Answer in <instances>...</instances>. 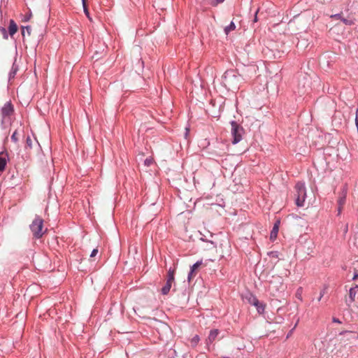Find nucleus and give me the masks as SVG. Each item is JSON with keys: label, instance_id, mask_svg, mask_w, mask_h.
<instances>
[{"label": "nucleus", "instance_id": "f8f14e48", "mask_svg": "<svg viewBox=\"0 0 358 358\" xmlns=\"http://www.w3.org/2000/svg\"><path fill=\"white\" fill-rule=\"evenodd\" d=\"M17 31V26L13 20H10L8 32L10 36H13Z\"/></svg>", "mask_w": 358, "mask_h": 358}, {"label": "nucleus", "instance_id": "ddd939ff", "mask_svg": "<svg viewBox=\"0 0 358 358\" xmlns=\"http://www.w3.org/2000/svg\"><path fill=\"white\" fill-rule=\"evenodd\" d=\"M278 224L275 223L273 227V229L271 232L270 238L271 240H275L277 238L278 232Z\"/></svg>", "mask_w": 358, "mask_h": 358}, {"label": "nucleus", "instance_id": "0eeeda50", "mask_svg": "<svg viewBox=\"0 0 358 358\" xmlns=\"http://www.w3.org/2000/svg\"><path fill=\"white\" fill-rule=\"evenodd\" d=\"M248 301L254 305L255 306L257 307V310L259 313H262L264 310V306L262 305V303H259V301H258V299L255 297L254 296L252 295H250L249 298H248Z\"/></svg>", "mask_w": 358, "mask_h": 358}, {"label": "nucleus", "instance_id": "39448f33", "mask_svg": "<svg viewBox=\"0 0 358 358\" xmlns=\"http://www.w3.org/2000/svg\"><path fill=\"white\" fill-rule=\"evenodd\" d=\"M174 281V270L169 268L167 274V279L164 286L161 289L164 295H166L170 292L172 284Z\"/></svg>", "mask_w": 358, "mask_h": 358}, {"label": "nucleus", "instance_id": "9d476101", "mask_svg": "<svg viewBox=\"0 0 358 358\" xmlns=\"http://www.w3.org/2000/svg\"><path fill=\"white\" fill-rule=\"evenodd\" d=\"M219 334L218 329H213L210 331V334L206 339V344L208 345L215 341L216 338Z\"/></svg>", "mask_w": 358, "mask_h": 358}, {"label": "nucleus", "instance_id": "dca6fc26", "mask_svg": "<svg viewBox=\"0 0 358 358\" xmlns=\"http://www.w3.org/2000/svg\"><path fill=\"white\" fill-rule=\"evenodd\" d=\"M303 80H306V82H303V85H302V87H301V83H299V92H301V93L304 92V91H305V88H306V86H305V85H306V84L307 83H309V81L308 80V79H307L306 78H303Z\"/></svg>", "mask_w": 358, "mask_h": 358}, {"label": "nucleus", "instance_id": "f03ea898", "mask_svg": "<svg viewBox=\"0 0 358 358\" xmlns=\"http://www.w3.org/2000/svg\"><path fill=\"white\" fill-rule=\"evenodd\" d=\"M30 229L36 238H41L45 233L43 220L40 217H36L30 225Z\"/></svg>", "mask_w": 358, "mask_h": 358}, {"label": "nucleus", "instance_id": "2eb2a0df", "mask_svg": "<svg viewBox=\"0 0 358 358\" xmlns=\"http://www.w3.org/2000/svg\"><path fill=\"white\" fill-rule=\"evenodd\" d=\"M11 140L15 143H17L19 141V133L17 131V129H15L14 132L13 133L11 136Z\"/></svg>", "mask_w": 358, "mask_h": 358}, {"label": "nucleus", "instance_id": "5701e85b", "mask_svg": "<svg viewBox=\"0 0 358 358\" xmlns=\"http://www.w3.org/2000/svg\"><path fill=\"white\" fill-rule=\"evenodd\" d=\"M31 17H32V14H31V13H29V14H27L24 16V21H25V22L29 21Z\"/></svg>", "mask_w": 358, "mask_h": 358}, {"label": "nucleus", "instance_id": "cd10ccee", "mask_svg": "<svg viewBox=\"0 0 358 358\" xmlns=\"http://www.w3.org/2000/svg\"><path fill=\"white\" fill-rule=\"evenodd\" d=\"M333 322L341 323L340 320L338 319H337V318H333Z\"/></svg>", "mask_w": 358, "mask_h": 358}, {"label": "nucleus", "instance_id": "9b49d317", "mask_svg": "<svg viewBox=\"0 0 358 358\" xmlns=\"http://www.w3.org/2000/svg\"><path fill=\"white\" fill-rule=\"evenodd\" d=\"M201 265V262H197L191 267L190 272L188 275V279L189 281L191 280L192 278H193L196 275V271Z\"/></svg>", "mask_w": 358, "mask_h": 358}, {"label": "nucleus", "instance_id": "a878e982", "mask_svg": "<svg viewBox=\"0 0 358 358\" xmlns=\"http://www.w3.org/2000/svg\"><path fill=\"white\" fill-rule=\"evenodd\" d=\"M97 253H98V249H96H96H94V250H92V252L91 255H90V257H93L96 256Z\"/></svg>", "mask_w": 358, "mask_h": 358}, {"label": "nucleus", "instance_id": "a211bd4d", "mask_svg": "<svg viewBox=\"0 0 358 358\" xmlns=\"http://www.w3.org/2000/svg\"><path fill=\"white\" fill-rule=\"evenodd\" d=\"M199 341V337L197 335H195L192 339H191V343L193 346L196 345V344Z\"/></svg>", "mask_w": 358, "mask_h": 358}, {"label": "nucleus", "instance_id": "4468645a", "mask_svg": "<svg viewBox=\"0 0 358 358\" xmlns=\"http://www.w3.org/2000/svg\"><path fill=\"white\" fill-rule=\"evenodd\" d=\"M235 29L236 25L233 22H231L229 26L225 27L224 32L227 35L230 31H234Z\"/></svg>", "mask_w": 358, "mask_h": 358}, {"label": "nucleus", "instance_id": "c756f323", "mask_svg": "<svg viewBox=\"0 0 358 358\" xmlns=\"http://www.w3.org/2000/svg\"><path fill=\"white\" fill-rule=\"evenodd\" d=\"M338 202H339V203H343V199H341L338 201Z\"/></svg>", "mask_w": 358, "mask_h": 358}, {"label": "nucleus", "instance_id": "7c9ffc66", "mask_svg": "<svg viewBox=\"0 0 358 358\" xmlns=\"http://www.w3.org/2000/svg\"><path fill=\"white\" fill-rule=\"evenodd\" d=\"M254 21H255V22H257V15H255V17Z\"/></svg>", "mask_w": 358, "mask_h": 358}, {"label": "nucleus", "instance_id": "393cba45", "mask_svg": "<svg viewBox=\"0 0 358 358\" xmlns=\"http://www.w3.org/2000/svg\"><path fill=\"white\" fill-rule=\"evenodd\" d=\"M355 124L358 127V108L356 109V116H355Z\"/></svg>", "mask_w": 358, "mask_h": 358}, {"label": "nucleus", "instance_id": "7ed1b4c3", "mask_svg": "<svg viewBox=\"0 0 358 358\" xmlns=\"http://www.w3.org/2000/svg\"><path fill=\"white\" fill-rule=\"evenodd\" d=\"M296 189V204L301 207L304 206V201L306 197V192L304 183L298 182L295 185Z\"/></svg>", "mask_w": 358, "mask_h": 358}, {"label": "nucleus", "instance_id": "f3484780", "mask_svg": "<svg viewBox=\"0 0 358 358\" xmlns=\"http://www.w3.org/2000/svg\"><path fill=\"white\" fill-rule=\"evenodd\" d=\"M82 1H83L84 12H85V15H87V17L90 20L89 10H88V8H87V5H86V1L87 0H82Z\"/></svg>", "mask_w": 358, "mask_h": 358}, {"label": "nucleus", "instance_id": "aec40b11", "mask_svg": "<svg viewBox=\"0 0 358 358\" xmlns=\"http://www.w3.org/2000/svg\"><path fill=\"white\" fill-rule=\"evenodd\" d=\"M0 31L3 35V37L4 39H7L8 38V34H7V31L6 30L5 28L3 27H0Z\"/></svg>", "mask_w": 358, "mask_h": 358}, {"label": "nucleus", "instance_id": "6e6552de", "mask_svg": "<svg viewBox=\"0 0 358 358\" xmlns=\"http://www.w3.org/2000/svg\"><path fill=\"white\" fill-rule=\"evenodd\" d=\"M357 286H355V287H351L349 291L348 298L346 299V302L349 306H351L352 303H354L355 301V297L357 295Z\"/></svg>", "mask_w": 358, "mask_h": 358}, {"label": "nucleus", "instance_id": "20e7f679", "mask_svg": "<svg viewBox=\"0 0 358 358\" xmlns=\"http://www.w3.org/2000/svg\"><path fill=\"white\" fill-rule=\"evenodd\" d=\"M231 135L233 136L232 143L234 144H236L241 141L242 139V136L243 134V129L242 127H241L238 124H237L236 122L232 121L231 122Z\"/></svg>", "mask_w": 358, "mask_h": 358}, {"label": "nucleus", "instance_id": "b1692460", "mask_svg": "<svg viewBox=\"0 0 358 358\" xmlns=\"http://www.w3.org/2000/svg\"><path fill=\"white\" fill-rule=\"evenodd\" d=\"M296 297H297L299 299H300V300H301V299H301V288L298 289V291H297V292H296Z\"/></svg>", "mask_w": 358, "mask_h": 358}, {"label": "nucleus", "instance_id": "1a4fd4ad", "mask_svg": "<svg viewBox=\"0 0 358 358\" xmlns=\"http://www.w3.org/2000/svg\"><path fill=\"white\" fill-rule=\"evenodd\" d=\"M8 154L5 152H0V172L5 170L7 164Z\"/></svg>", "mask_w": 358, "mask_h": 358}, {"label": "nucleus", "instance_id": "6ab92c4d", "mask_svg": "<svg viewBox=\"0 0 358 358\" xmlns=\"http://www.w3.org/2000/svg\"><path fill=\"white\" fill-rule=\"evenodd\" d=\"M25 30L27 32L28 35L29 36L31 34V27L27 26V27H22V35L23 36H24Z\"/></svg>", "mask_w": 358, "mask_h": 358}, {"label": "nucleus", "instance_id": "bb28decb", "mask_svg": "<svg viewBox=\"0 0 358 358\" xmlns=\"http://www.w3.org/2000/svg\"><path fill=\"white\" fill-rule=\"evenodd\" d=\"M358 278V273L357 272H355L354 275H353V277H352V279L353 280H355Z\"/></svg>", "mask_w": 358, "mask_h": 358}, {"label": "nucleus", "instance_id": "f257e3e1", "mask_svg": "<svg viewBox=\"0 0 358 358\" xmlns=\"http://www.w3.org/2000/svg\"><path fill=\"white\" fill-rule=\"evenodd\" d=\"M239 82V75L234 70L227 71L222 76V83L228 90L237 89Z\"/></svg>", "mask_w": 358, "mask_h": 358}, {"label": "nucleus", "instance_id": "423d86ee", "mask_svg": "<svg viewBox=\"0 0 358 358\" xmlns=\"http://www.w3.org/2000/svg\"><path fill=\"white\" fill-rule=\"evenodd\" d=\"M14 111L13 106L10 102H6L1 108L3 118L10 116Z\"/></svg>", "mask_w": 358, "mask_h": 358}, {"label": "nucleus", "instance_id": "4be33fe9", "mask_svg": "<svg viewBox=\"0 0 358 358\" xmlns=\"http://www.w3.org/2000/svg\"><path fill=\"white\" fill-rule=\"evenodd\" d=\"M26 143H27V145L29 147L31 148V146H32V140H31V138L29 136H28V137L27 138Z\"/></svg>", "mask_w": 358, "mask_h": 358}, {"label": "nucleus", "instance_id": "c85d7f7f", "mask_svg": "<svg viewBox=\"0 0 358 358\" xmlns=\"http://www.w3.org/2000/svg\"><path fill=\"white\" fill-rule=\"evenodd\" d=\"M323 295H324V292H321V293H320V296H319L318 301H320V300H321V299H322V297L323 296Z\"/></svg>", "mask_w": 358, "mask_h": 358}, {"label": "nucleus", "instance_id": "412c9836", "mask_svg": "<svg viewBox=\"0 0 358 358\" xmlns=\"http://www.w3.org/2000/svg\"><path fill=\"white\" fill-rule=\"evenodd\" d=\"M210 1H211L212 5L216 6L218 3L223 2L224 0H210Z\"/></svg>", "mask_w": 358, "mask_h": 358}]
</instances>
